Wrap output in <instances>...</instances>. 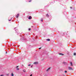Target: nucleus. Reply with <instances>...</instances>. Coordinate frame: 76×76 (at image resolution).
Segmentation results:
<instances>
[{
  "mask_svg": "<svg viewBox=\"0 0 76 76\" xmlns=\"http://www.w3.org/2000/svg\"><path fill=\"white\" fill-rule=\"evenodd\" d=\"M68 69L69 70H73V69L70 66L68 67Z\"/></svg>",
  "mask_w": 76,
  "mask_h": 76,
  "instance_id": "obj_1",
  "label": "nucleus"
},
{
  "mask_svg": "<svg viewBox=\"0 0 76 76\" xmlns=\"http://www.w3.org/2000/svg\"><path fill=\"white\" fill-rule=\"evenodd\" d=\"M38 62H34V64H38Z\"/></svg>",
  "mask_w": 76,
  "mask_h": 76,
  "instance_id": "obj_2",
  "label": "nucleus"
},
{
  "mask_svg": "<svg viewBox=\"0 0 76 76\" xmlns=\"http://www.w3.org/2000/svg\"><path fill=\"white\" fill-rule=\"evenodd\" d=\"M19 14H17V15H16V18H18V17H19Z\"/></svg>",
  "mask_w": 76,
  "mask_h": 76,
  "instance_id": "obj_3",
  "label": "nucleus"
},
{
  "mask_svg": "<svg viewBox=\"0 0 76 76\" xmlns=\"http://www.w3.org/2000/svg\"><path fill=\"white\" fill-rule=\"evenodd\" d=\"M32 19V17L31 16H29L28 18V19Z\"/></svg>",
  "mask_w": 76,
  "mask_h": 76,
  "instance_id": "obj_4",
  "label": "nucleus"
},
{
  "mask_svg": "<svg viewBox=\"0 0 76 76\" xmlns=\"http://www.w3.org/2000/svg\"><path fill=\"white\" fill-rule=\"evenodd\" d=\"M50 69V68H49L48 69H47V70H46V71L47 72H48V71H49Z\"/></svg>",
  "mask_w": 76,
  "mask_h": 76,
  "instance_id": "obj_5",
  "label": "nucleus"
},
{
  "mask_svg": "<svg viewBox=\"0 0 76 76\" xmlns=\"http://www.w3.org/2000/svg\"><path fill=\"white\" fill-rule=\"evenodd\" d=\"M9 20H9V21H11V20H12V18H11V19H10V20H9Z\"/></svg>",
  "mask_w": 76,
  "mask_h": 76,
  "instance_id": "obj_6",
  "label": "nucleus"
},
{
  "mask_svg": "<svg viewBox=\"0 0 76 76\" xmlns=\"http://www.w3.org/2000/svg\"><path fill=\"white\" fill-rule=\"evenodd\" d=\"M46 16H47V17H49V15H48V14H46Z\"/></svg>",
  "mask_w": 76,
  "mask_h": 76,
  "instance_id": "obj_7",
  "label": "nucleus"
},
{
  "mask_svg": "<svg viewBox=\"0 0 76 76\" xmlns=\"http://www.w3.org/2000/svg\"><path fill=\"white\" fill-rule=\"evenodd\" d=\"M70 64L71 66H73V64H72V62H70Z\"/></svg>",
  "mask_w": 76,
  "mask_h": 76,
  "instance_id": "obj_8",
  "label": "nucleus"
},
{
  "mask_svg": "<svg viewBox=\"0 0 76 76\" xmlns=\"http://www.w3.org/2000/svg\"><path fill=\"white\" fill-rule=\"evenodd\" d=\"M23 72H26V70H25V69H24L23 70Z\"/></svg>",
  "mask_w": 76,
  "mask_h": 76,
  "instance_id": "obj_9",
  "label": "nucleus"
},
{
  "mask_svg": "<svg viewBox=\"0 0 76 76\" xmlns=\"http://www.w3.org/2000/svg\"><path fill=\"white\" fill-rule=\"evenodd\" d=\"M59 55H62V56H64V54H63L62 53H60Z\"/></svg>",
  "mask_w": 76,
  "mask_h": 76,
  "instance_id": "obj_10",
  "label": "nucleus"
},
{
  "mask_svg": "<svg viewBox=\"0 0 76 76\" xmlns=\"http://www.w3.org/2000/svg\"><path fill=\"white\" fill-rule=\"evenodd\" d=\"M11 76H13V73H12L11 75Z\"/></svg>",
  "mask_w": 76,
  "mask_h": 76,
  "instance_id": "obj_11",
  "label": "nucleus"
},
{
  "mask_svg": "<svg viewBox=\"0 0 76 76\" xmlns=\"http://www.w3.org/2000/svg\"><path fill=\"white\" fill-rule=\"evenodd\" d=\"M47 41H50V39H47Z\"/></svg>",
  "mask_w": 76,
  "mask_h": 76,
  "instance_id": "obj_12",
  "label": "nucleus"
},
{
  "mask_svg": "<svg viewBox=\"0 0 76 76\" xmlns=\"http://www.w3.org/2000/svg\"><path fill=\"white\" fill-rule=\"evenodd\" d=\"M17 70H19V68H17Z\"/></svg>",
  "mask_w": 76,
  "mask_h": 76,
  "instance_id": "obj_13",
  "label": "nucleus"
},
{
  "mask_svg": "<svg viewBox=\"0 0 76 76\" xmlns=\"http://www.w3.org/2000/svg\"><path fill=\"white\" fill-rule=\"evenodd\" d=\"M76 53H74V56H75V55H76Z\"/></svg>",
  "mask_w": 76,
  "mask_h": 76,
  "instance_id": "obj_14",
  "label": "nucleus"
},
{
  "mask_svg": "<svg viewBox=\"0 0 76 76\" xmlns=\"http://www.w3.org/2000/svg\"><path fill=\"white\" fill-rule=\"evenodd\" d=\"M65 73H67V71H65Z\"/></svg>",
  "mask_w": 76,
  "mask_h": 76,
  "instance_id": "obj_15",
  "label": "nucleus"
},
{
  "mask_svg": "<svg viewBox=\"0 0 76 76\" xmlns=\"http://www.w3.org/2000/svg\"><path fill=\"white\" fill-rule=\"evenodd\" d=\"M31 64H29V65H28V66H31Z\"/></svg>",
  "mask_w": 76,
  "mask_h": 76,
  "instance_id": "obj_16",
  "label": "nucleus"
},
{
  "mask_svg": "<svg viewBox=\"0 0 76 76\" xmlns=\"http://www.w3.org/2000/svg\"><path fill=\"white\" fill-rule=\"evenodd\" d=\"M28 30L29 31H30L31 30V28H29Z\"/></svg>",
  "mask_w": 76,
  "mask_h": 76,
  "instance_id": "obj_17",
  "label": "nucleus"
},
{
  "mask_svg": "<svg viewBox=\"0 0 76 76\" xmlns=\"http://www.w3.org/2000/svg\"><path fill=\"white\" fill-rule=\"evenodd\" d=\"M41 48H39V49H41Z\"/></svg>",
  "mask_w": 76,
  "mask_h": 76,
  "instance_id": "obj_18",
  "label": "nucleus"
},
{
  "mask_svg": "<svg viewBox=\"0 0 76 76\" xmlns=\"http://www.w3.org/2000/svg\"><path fill=\"white\" fill-rule=\"evenodd\" d=\"M32 76V74H31L30 76Z\"/></svg>",
  "mask_w": 76,
  "mask_h": 76,
  "instance_id": "obj_19",
  "label": "nucleus"
},
{
  "mask_svg": "<svg viewBox=\"0 0 76 76\" xmlns=\"http://www.w3.org/2000/svg\"><path fill=\"white\" fill-rule=\"evenodd\" d=\"M41 21L42 22V21H43L42 20H41Z\"/></svg>",
  "mask_w": 76,
  "mask_h": 76,
  "instance_id": "obj_20",
  "label": "nucleus"
},
{
  "mask_svg": "<svg viewBox=\"0 0 76 76\" xmlns=\"http://www.w3.org/2000/svg\"><path fill=\"white\" fill-rule=\"evenodd\" d=\"M18 67H19V66H17L16 67L17 68H18Z\"/></svg>",
  "mask_w": 76,
  "mask_h": 76,
  "instance_id": "obj_21",
  "label": "nucleus"
},
{
  "mask_svg": "<svg viewBox=\"0 0 76 76\" xmlns=\"http://www.w3.org/2000/svg\"><path fill=\"white\" fill-rule=\"evenodd\" d=\"M29 2H30V1H31V0L29 1Z\"/></svg>",
  "mask_w": 76,
  "mask_h": 76,
  "instance_id": "obj_22",
  "label": "nucleus"
},
{
  "mask_svg": "<svg viewBox=\"0 0 76 76\" xmlns=\"http://www.w3.org/2000/svg\"><path fill=\"white\" fill-rule=\"evenodd\" d=\"M9 74H7V76H8V75H9Z\"/></svg>",
  "mask_w": 76,
  "mask_h": 76,
  "instance_id": "obj_23",
  "label": "nucleus"
},
{
  "mask_svg": "<svg viewBox=\"0 0 76 76\" xmlns=\"http://www.w3.org/2000/svg\"><path fill=\"white\" fill-rule=\"evenodd\" d=\"M36 38H38V36H36Z\"/></svg>",
  "mask_w": 76,
  "mask_h": 76,
  "instance_id": "obj_24",
  "label": "nucleus"
},
{
  "mask_svg": "<svg viewBox=\"0 0 76 76\" xmlns=\"http://www.w3.org/2000/svg\"><path fill=\"white\" fill-rule=\"evenodd\" d=\"M70 8H71V9H72V7H70Z\"/></svg>",
  "mask_w": 76,
  "mask_h": 76,
  "instance_id": "obj_25",
  "label": "nucleus"
},
{
  "mask_svg": "<svg viewBox=\"0 0 76 76\" xmlns=\"http://www.w3.org/2000/svg\"><path fill=\"white\" fill-rule=\"evenodd\" d=\"M31 67H32V65L31 66Z\"/></svg>",
  "mask_w": 76,
  "mask_h": 76,
  "instance_id": "obj_26",
  "label": "nucleus"
},
{
  "mask_svg": "<svg viewBox=\"0 0 76 76\" xmlns=\"http://www.w3.org/2000/svg\"><path fill=\"white\" fill-rule=\"evenodd\" d=\"M6 53H7V52H6Z\"/></svg>",
  "mask_w": 76,
  "mask_h": 76,
  "instance_id": "obj_27",
  "label": "nucleus"
}]
</instances>
